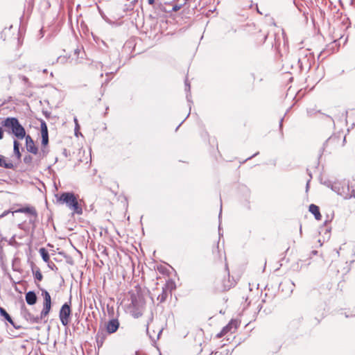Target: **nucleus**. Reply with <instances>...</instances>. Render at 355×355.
I'll return each instance as SVG.
<instances>
[{
    "label": "nucleus",
    "instance_id": "obj_1",
    "mask_svg": "<svg viewBox=\"0 0 355 355\" xmlns=\"http://www.w3.org/2000/svg\"><path fill=\"white\" fill-rule=\"evenodd\" d=\"M328 187H330L332 191L336 192L338 195L343 196L345 199H350L355 198V191L351 188L347 182H329L326 184Z\"/></svg>",
    "mask_w": 355,
    "mask_h": 355
},
{
    "label": "nucleus",
    "instance_id": "obj_2",
    "mask_svg": "<svg viewBox=\"0 0 355 355\" xmlns=\"http://www.w3.org/2000/svg\"><path fill=\"white\" fill-rule=\"evenodd\" d=\"M3 125L19 139H22L26 136L24 128L16 118L9 117L3 121Z\"/></svg>",
    "mask_w": 355,
    "mask_h": 355
},
{
    "label": "nucleus",
    "instance_id": "obj_3",
    "mask_svg": "<svg viewBox=\"0 0 355 355\" xmlns=\"http://www.w3.org/2000/svg\"><path fill=\"white\" fill-rule=\"evenodd\" d=\"M345 141V137L342 139L341 135H333L329 137L324 143L322 150L331 153L336 148L343 146Z\"/></svg>",
    "mask_w": 355,
    "mask_h": 355
},
{
    "label": "nucleus",
    "instance_id": "obj_4",
    "mask_svg": "<svg viewBox=\"0 0 355 355\" xmlns=\"http://www.w3.org/2000/svg\"><path fill=\"white\" fill-rule=\"evenodd\" d=\"M59 201L66 203L69 208L73 212L80 214H82V208L78 205L77 198L72 193H63L59 198Z\"/></svg>",
    "mask_w": 355,
    "mask_h": 355
},
{
    "label": "nucleus",
    "instance_id": "obj_5",
    "mask_svg": "<svg viewBox=\"0 0 355 355\" xmlns=\"http://www.w3.org/2000/svg\"><path fill=\"white\" fill-rule=\"evenodd\" d=\"M240 324V322L237 320H231L229 323L225 326L222 330L217 334L216 337L217 338H222L225 337L227 339V340H229L230 339V336L235 333L237 328L239 327Z\"/></svg>",
    "mask_w": 355,
    "mask_h": 355
},
{
    "label": "nucleus",
    "instance_id": "obj_6",
    "mask_svg": "<svg viewBox=\"0 0 355 355\" xmlns=\"http://www.w3.org/2000/svg\"><path fill=\"white\" fill-rule=\"evenodd\" d=\"M71 300L69 302L64 303L60 311L59 317L61 321V323L64 326H67L71 320Z\"/></svg>",
    "mask_w": 355,
    "mask_h": 355
},
{
    "label": "nucleus",
    "instance_id": "obj_7",
    "mask_svg": "<svg viewBox=\"0 0 355 355\" xmlns=\"http://www.w3.org/2000/svg\"><path fill=\"white\" fill-rule=\"evenodd\" d=\"M225 270L227 271V276L220 279L216 284V289L218 291H225L230 289L235 284L234 279H230L227 264L225 263Z\"/></svg>",
    "mask_w": 355,
    "mask_h": 355
},
{
    "label": "nucleus",
    "instance_id": "obj_8",
    "mask_svg": "<svg viewBox=\"0 0 355 355\" xmlns=\"http://www.w3.org/2000/svg\"><path fill=\"white\" fill-rule=\"evenodd\" d=\"M42 295L44 298L43 309L41 312V318L47 316L51 309V298L48 291L46 290L42 291Z\"/></svg>",
    "mask_w": 355,
    "mask_h": 355
},
{
    "label": "nucleus",
    "instance_id": "obj_9",
    "mask_svg": "<svg viewBox=\"0 0 355 355\" xmlns=\"http://www.w3.org/2000/svg\"><path fill=\"white\" fill-rule=\"evenodd\" d=\"M175 288L174 284L172 282H168L162 288V292L157 296V300L162 303L164 302L171 291Z\"/></svg>",
    "mask_w": 355,
    "mask_h": 355
},
{
    "label": "nucleus",
    "instance_id": "obj_10",
    "mask_svg": "<svg viewBox=\"0 0 355 355\" xmlns=\"http://www.w3.org/2000/svg\"><path fill=\"white\" fill-rule=\"evenodd\" d=\"M26 146L28 152L36 155L38 152V149L35 145V143L30 135H26Z\"/></svg>",
    "mask_w": 355,
    "mask_h": 355
},
{
    "label": "nucleus",
    "instance_id": "obj_11",
    "mask_svg": "<svg viewBox=\"0 0 355 355\" xmlns=\"http://www.w3.org/2000/svg\"><path fill=\"white\" fill-rule=\"evenodd\" d=\"M12 214L15 213H24L27 215H31L33 216H37V211L32 206H26L21 208H19L18 209H16L13 211H12Z\"/></svg>",
    "mask_w": 355,
    "mask_h": 355
},
{
    "label": "nucleus",
    "instance_id": "obj_12",
    "mask_svg": "<svg viewBox=\"0 0 355 355\" xmlns=\"http://www.w3.org/2000/svg\"><path fill=\"white\" fill-rule=\"evenodd\" d=\"M119 322L116 319L110 320L106 324V330L109 334H113L117 331Z\"/></svg>",
    "mask_w": 355,
    "mask_h": 355
},
{
    "label": "nucleus",
    "instance_id": "obj_13",
    "mask_svg": "<svg viewBox=\"0 0 355 355\" xmlns=\"http://www.w3.org/2000/svg\"><path fill=\"white\" fill-rule=\"evenodd\" d=\"M212 252L215 261H222L223 259L226 261L225 253L223 251L219 250L218 245L213 249Z\"/></svg>",
    "mask_w": 355,
    "mask_h": 355
},
{
    "label": "nucleus",
    "instance_id": "obj_14",
    "mask_svg": "<svg viewBox=\"0 0 355 355\" xmlns=\"http://www.w3.org/2000/svg\"><path fill=\"white\" fill-rule=\"evenodd\" d=\"M25 299L28 304L33 305L37 302V297L33 291H28L26 293Z\"/></svg>",
    "mask_w": 355,
    "mask_h": 355
},
{
    "label": "nucleus",
    "instance_id": "obj_15",
    "mask_svg": "<svg viewBox=\"0 0 355 355\" xmlns=\"http://www.w3.org/2000/svg\"><path fill=\"white\" fill-rule=\"evenodd\" d=\"M335 46H337V40H334L332 43H331L330 44H329L326 49H324L321 53H320V55H319V57L320 55H322V54H324L325 55H328L332 53H334L335 51Z\"/></svg>",
    "mask_w": 355,
    "mask_h": 355
},
{
    "label": "nucleus",
    "instance_id": "obj_16",
    "mask_svg": "<svg viewBox=\"0 0 355 355\" xmlns=\"http://www.w3.org/2000/svg\"><path fill=\"white\" fill-rule=\"evenodd\" d=\"M309 211L314 215L316 220H320L321 219L322 216L320 214L319 207L317 205L314 204L310 205Z\"/></svg>",
    "mask_w": 355,
    "mask_h": 355
},
{
    "label": "nucleus",
    "instance_id": "obj_17",
    "mask_svg": "<svg viewBox=\"0 0 355 355\" xmlns=\"http://www.w3.org/2000/svg\"><path fill=\"white\" fill-rule=\"evenodd\" d=\"M0 166L5 168H12L13 164L11 162L8 161L3 156L0 155Z\"/></svg>",
    "mask_w": 355,
    "mask_h": 355
},
{
    "label": "nucleus",
    "instance_id": "obj_18",
    "mask_svg": "<svg viewBox=\"0 0 355 355\" xmlns=\"http://www.w3.org/2000/svg\"><path fill=\"white\" fill-rule=\"evenodd\" d=\"M0 315L1 316L3 317L9 323H10L14 327L17 328L10 315L2 307H0Z\"/></svg>",
    "mask_w": 355,
    "mask_h": 355
},
{
    "label": "nucleus",
    "instance_id": "obj_19",
    "mask_svg": "<svg viewBox=\"0 0 355 355\" xmlns=\"http://www.w3.org/2000/svg\"><path fill=\"white\" fill-rule=\"evenodd\" d=\"M40 254L42 256L44 261L48 263L49 261V254L48 251L45 248H42L40 249Z\"/></svg>",
    "mask_w": 355,
    "mask_h": 355
},
{
    "label": "nucleus",
    "instance_id": "obj_20",
    "mask_svg": "<svg viewBox=\"0 0 355 355\" xmlns=\"http://www.w3.org/2000/svg\"><path fill=\"white\" fill-rule=\"evenodd\" d=\"M14 146V153L17 157L18 159H20L21 155L19 151V144L17 140H15L13 142Z\"/></svg>",
    "mask_w": 355,
    "mask_h": 355
},
{
    "label": "nucleus",
    "instance_id": "obj_21",
    "mask_svg": "<svg viewBox=\"0 0 355 355\" xmlns=\"http://www.w3.org/2000/svg\"><path fill=\"white\" fill-rule=\"evenodd\" d=\"M33 275L35 278L38 281H42L43 278V275L42 272H40V269H37L35 270H33Z\"/></svg>",
    "mask_w": 355,
    "mask_h": 355
},
{
    "label": "nucleus",
    "instance_id": "obj_22",
    "mask_svg": "<svg viewBox=\"0 0 355 355\" xmlns=\"http://www.w3.org/2000/svg\"><path fill=\"white\" fill-rule=\"evenodd\" d=\"M42 144L44 146H46L49 142V137H48V133L44 132V134H42Z\"/></svg>",
    "mask_w": 355,
    "mask_h": 355
},
{
    "label": "nucleus",
    "instance_id": "obj_23",
    "mask_svg": "<svg viewBox=\"0 0 355 355\" xmlns=\"http://www.w3.org/2000/svg\"><path fill=\"white\" fill-rule=\"evenodd\" d=\"M48 133L47 126L45 122L42 121L41 123V134Z\"/></svg>",
    "mask_w": 355,
    "mask_h": 355
},
{
    "label": "nucleus",
    "instance_id": "obj_24",
    "mask_svg": "<svg viewBox=\"0 0 355 355\" xmlns=\"http://www.w3.org/2000/svg\"><path fill=\"white\" fill-rule=\"evenodd\" d=\"M345 244H343V246H340V247L339 250H336V252H337V254H338V255L340 254V251L344 249V247H343V246H345Z\"/></svg>",
    "mask_w": 355,
    "mask_h": 355
},
{
    "label": "nucleus",
    "instance_id": "obj_25",
    "mask_svg": "<svg viewBox=\"0 0 355 355\" xmlns=\"http://www.w3.org/2000/svg\"><path fill=\"white\" fill-rule=\"evenodd\" d=\"M258 154H259V152L256 153L255 154L252 155V156H250V157H248V158L245 159V161H248V160H249V159H252V157H254L257 156Z\"/></svg>",
    "mask_w": 355,
    "mask_h": 355
},
{
    "label": "nucleus",
    "instance_id": "obj_26",
    "mask_svg": "<svg viewBox=\"0 0 355 355\" xmlns=\"http://www.w3.org/2000/svg\"><path fill=\"white\" fill-rule=\"evenodd\" d=\"M283 120H284V119L282 118V119H280V121H279V128H280L281 131L282 130Z\"/></svg>",
    "mask_w": 355,
    "mask_h": 355
},
{
    "label": "nucleus",
    "instance_id": "obj_27",
    "mask_svg": "<svg viewBox=\"0 0 355 355\" xmlns=\"http://www.w3.org/2000/svg\"><path fill=\"white\" fill-rule=\"evenodd\" d=\"M291 285H292V286H293V288L291 289V293H292V292H293V288L295 286V285L294 282H292V281L291 282Z\"/></svg>",
    "mask_w": 355,
    "mask_h": 355
},
{
    "label": "nucleus",
    "instance_id": "obj_28",
    "mask_svg": "<svg viewBox=\"0 0 355 355\" xmlns=\"http://www.w3.org/2000/svg\"><path fill=\"white\" fill-rule=\"evenodd\" d=\"M148 2L150 5H153L155 3V0H148Z\"/></svg>",
    "mask_w": 355,
    "mask_h": 355
},
{
    "label": "nucleus",
    "instance_id": "obj_29",
    "mask_svg": "<svg viewBox=\"0 0 355 355\" xmlns=\"http://www.w3.org/2000/svg\"><path fill=\"white\" fill-rule=\"evenodd\" d=\"M3 131H2L1 128H0V139H1L3 138Z\"/></svg>",
    "mask_w": 355,
    "mask_h": 355
},
{
    "label": "nucleus",
    "instance_id": "obj_30",
    "mask_svg": "<svg viewBox=\"0 0 355 355\" xmlns=\"http://www.w3.org/2000/svg\"><path fill=\"white\" fill-rule=\"evenodd\" d=\"M31 157L29 156L28 157H25L24 158V162H27L28 161L31 160Z\"/></svg>",
    "mask_w": 355,
    "mask_h": 355
},
{
    "label": "nucleus",
    "instance_id": "obj_31",
    "mask_svg": "<svg viewBox=\"0 0 355 355\" xmlns=\"http://www.w3.org/2000/svg\"><path fill=\"white\" fill-rule=\"evenodd\" d=\"M309 182H310V180L307 182L306 183V191H308L309 189Z\"/></svg>",
    "mask_w": 355,
    "mask_h": 355
},
{
    "label": "nucleus",
    "instance_id": "obj_32",
    "mask_svg": "<svg viewBox=\"0 0 355 355\" xmlns=\"http://www.w3.org/2000/svg\"><path fill=\"white\" fill-rule=\"evenodd\" d=\"M221 213H222V205H220V213H219V216H218L219 218H220Z\"/></svg>",
    "mask_w": 355,
    "mask_h": 355
},
{
    "label": "nucleus",
    "instance_id": "obj_33",
    "mask_svg": "<svg viewBox=\"0 0 355 355\" xmlns=\"http://www.w3.org/2000/svg\"><path fill=\"white\" fill-rule=\"evenodd\" d=\"M209 355H220L218 352H211Z\"/></svg>",
    "mask_w": 355,
    "mask_h": 355
},
{
    "label": "nucleus",
    "instance_id": "obj_34",
    "mask_svg": "<svg viewBox=\"0 0 355 355\" xmlns=\"http://www.w3.org/2000/svg\"><path fill=\"white\" fill-rule=\"evenodd\" d=\"M74 121H75V123H76V128H78V121H77V119H76V118H75V119H74Z\"/></svg>",
    "mask_w": 355,
    "mask_h": 355
},
{
    "label": "nucleus",
    "instance_id": "obj_35",
    "mask_svg": "<svg viewBox=\"0 0 355 355\" xmlns=\"http://www.w3.org/2000/svg\"><path fill=\"white\" fill-rule=\"evenodd\" d=\"M8 212H9L8 211H5V212L2 214V216H6Z\"/></svg>",
    "mask_w": 355,
    "mask_h": 355
},
{
    "label": "nucleus",
    "instance_id": "obj_36",
    "mask_svg": "<svg viewBox=\"0 0 355 355\" xmlns=\"http://www.w3.org/2000/svg\"><path fill=\"white\" fill-rule=\"evenodd\" d=\"M218 231H219V235H221V233H220V225L218 227Z\"/></svg>",
    "mask_w": 355,
    "mask_h": 355
},
{
    "label": "nucleus",
    "instance_id": "obj_37",
    "mask_svg": "<svg viewBox=\"0 0 355 355\" xmlns=\"http://www.w3.org/2000/svg\"><path fill=\"white\" fill-rule=\"evenodd\" d=\"M313 253L315 254L317 253V251H313Z\"/></svg>",
    "mask_w": 355,
    "mask_h": 355
}]
</instances>
